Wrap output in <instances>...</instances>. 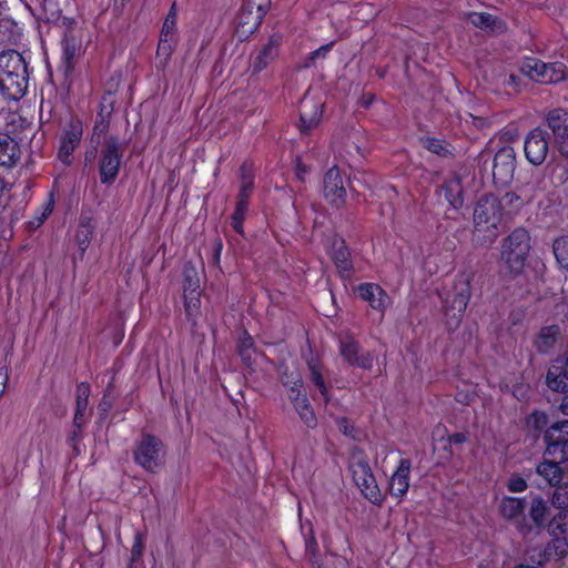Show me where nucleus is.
Instances as JSON below:
<instances>
[{"mask_svg":"<svg viewBox=\"0 0 568 568\" xmlns=\"http://www.w3.org/2000/svg\"><path fill=\"white\" fill-rule=\"evenodd\" d=\"M184 295L186 293H200V281L194 270H186L184 272Z\"/></svg>","mask_w":568,"mask_h":568,"instance_id":"43","label":"nucleus"},{"mask_svg":"<svg viewBox=\"0 0 568 568\" xmlns=\"http://www.w3.org/2000/svg\"><path fill=\"white\" fill-rule=\"evenodd\" d=\"M444 433H445V429L442 428L440 426H438L434 430V436H439L440 438H444Z\"/></svg>","mask_w":568,"mask_h":568,"instance_id":"64","label":"nucleus"},{"mask_svg":"<svg viewBox=\"0 0 568 568\" xmlns=\"http://www.w3.org/2000/svg\"><path fill=\"white\" fill-rule=\"evenodd\" d=\"M176 31V7L172 4L162 27V36H171Z\"/></svg>","mask_w":568,"mask_h":568,"instance_id":"44","label":"nucleus"},{"mask_svg":"<svg viewBox=\"0 0 568 568\" xmlns=\"http://www.w3.org/2000/svg\"><path fill=\"white\" fill-rule=\"evenodd\" d=\"M466 440V437L464 434L455 433L450 436H448V444H462Z\"/></svg>","mask_w":568,"mask_h":568,"instance_id":"58","label":"nucleus"},{"mask_svg":"<svg viewBox=\"0 0 568 568\" xmlns=\"http://www.w3.org/2000/svg\"><path fill=\"white\" fill-rule=\"evenodd\" d=\"M239 351L243 361L246 362L247 365H250V362L252 359V353L254 352L253 339L251 336H244L240 341Z\"/></svg>","mask_w":568,"mask_h":568,"instance_id":"47","label":"nucleus"},{"mask_svg":"<svg viewBox=\"0 0 568 568\" xmlns=\"http://www.w3.org/2000/svg\"><path fill=\"white\" fill-rule=\"evenodd\" d=\"M4 190H6V182H4V180L0 176V206H1V205H2V203H3Z\"/></svg>","mask_w":568,"mask_h":568,"instance_id":"61","label":"nucleus"},{"mask_svg":"<svg viewBox=\"0 0 568 568\" xmlns=\"http://www.w3.org/2000/svg\"><path fill=\"white\" fill-rule=\"evenodd\" d=\"M17 144L8 134L0 132V166H11L17 161Z\"/></svg>","mask_w":568,"mask_h":568,"instance_id":"30","label":"nucleus"},{"mask_svg":"<svg viewBox=\"0 0 568 568\" xmlns=\"http://www.w3.org/2000/svg\"><path fill=\"white\" fill-rule=\"evenodd\" d=\"M559 465L560 464L552 462L550 459L544 460L537 466L536 471L550 486H556L562 479V469L560 468Z\"/></svg>","mask_w":568,"mask_h":568,"instance_id":"29","label":"nucleus"},{"mask_svg":"<svg viewBox=\"0 0 568 568\" xmlns=\"http://www.w3.org/2000/svg\"><path fill=\"white\" fill-rule=\"evenodd\" d=\"M511 393L515 397L521 400L526 397L527 387L524 384H518L513 387Z\"/></svg>","mask_w":568,"mask_h":568,"instance_id":"55","label":"nucleus"},{"mask_svg":"<svg viewBox=\"0 0 568 568\" xmlns=\"http://www.w3.org/2000/svg\"><path fill=\"white\" fill-rule=\"evenodd\" d=\"M339 353L343 358L353 366L363 369L373 367V355L371 353H361L358 343L348 334L339 337Z\"/></svg>","mask_w":568,"mask_h":568,"instance_id":"12","label":"nucleus"},{"mask_svg":"<svg viewBox=\"0 0 568 568\" xmlns=\"http://www.w3.org/2000/svg\"><path fill=\"white\" fill-rule=\"evenodd\" d=\"M277 54V44L271 40L257 54L253 68L255 72L262 71Z\"/></svg>","mask_w":568,"mask_h":568,"instance_id":"35","label":"nucleus"},{"mask_svg":"<svg viewBox=\"0 0 568 568\" xmlns=\"http://www.w3.org/2000/svg\"><path fill=\"white\" fill-rule=\"evenodd\" d=\"M516 169L515 151L510 146H504L497 151L494 158L493 176L499 184L511 181Z\"/></svg>","mask_w":568,"mask_h":568,"instance_id":"13","label":"nucleus"},{"mask_svg":"<svg viewBox=\"0 0 568 568\" xmlns=\"http://www.w3.org/2000/svg\"><path fill=\"white\" fill-rule=\"evenodd\" d=\"M247 207L248 204H244L243 202H236L235 211L231 217V225L233 230L241 235L244 234L243 222L247 213Z\"/></svg>","mask_w":568,"mask_h":568,"instance_id":"38","label":"nucleus"},{"mask_svg":"<svg viewBox=\"0 0 568 568\" xmlns=\"http://www.w3.org/2000/svg\"><path fill=\"white\" fill-rule=\"evenodd\" d=\"M82 134L83 128L80 121H71L69 125L63 130L58 152V158L62 163L67 165L71 163L72 153L80 144Z\"/></svg>","mask_w":568,"mask_h":568,"instance_id":"14","label":"nucleus"},{"mask_svg":"<svg viewBox=\"0 0 568 568\" xmlns=\"http://www.w3.org/2000/svg\"><path fill=\"white\" fill-rule=\"evenodd\" d=\"M529 559L531 560V564H518L514 568H544V565L546 562H540V557L538 556L537 549L534 548L529 551Z\"/></svg>","mask_w":568,"mask_h":568,"instance_id":"50","label":"nucleus"},{"mask_svg":"<svg viewBox=\"0 0 568 568\" xmlns=\"http://www.w3.org/2000/svg\"><path fill=\"white\" fill-rule=\"evenodd\" d=\"M552 504L560 510L552 517L548 525V531L552 536L568 532V486L558 488L552 496Z\"/></svg>","mask_w":568,"mask_h":568,"instance_id":"16","label":"nucleus"},{"mask_svg":"<svg viewBox=\"0 0 568 568\" xmlns=\"http://www.w3.org/2000/svg\"><path fill=\"white\" fill-rule=\"evenodd\" d=\"M412 463L407 458H402L393 473L389 481V490L393 497L403 499L409 489V474Z\"/></svg>","mask_w":568,"mask_h":568,"instance_id":"20","label":"nucleus"},{"mask_svg":"<svg viewBox=\"0 0 568 568\" xmlns=\"http://www.w3.org/2000/svg\"><path fill=\"white\" fill-rule=\"evenodd\" d=\"M62 52L64 61L70 65L72 60L80 55L82 52V44L80 38H63Z\"/></svg>","mask_w":568,"mask_h":568,"instance_id":"37","label":"nucleus"},{"mask_svg":"<svg viewBox=\"0 0 568 568\" xmlns=\"http://www.w3.org/2000/svg\"><path fill=\"white\" fill-rule=\"evenodd\" d=\"M547 448L545 456L562 464L568 460V420L554 424L545 435Z\"/></svg>","mask_w":568,"mask_h":568,"instance_id":"9","label":"nucleus"},{"mask_svg":"<svg viewBox=\"0 0 568 568\" xmlns=\"http://www.w3.org/2000/svg\"><path fill=\"white\" fill-rule=\"evenodd\" d=\"M94 223L91 217H82L75 233V243L79 250L84 253L92 240L94 232Z\"/></svg>","mask_w":568,"mask_h":568,"instance_id":"31","label":"nucleus"},{"mask_svg":"<svg viewBox=\"0 0 568 568\" xmlns=\"http://www.w3.org/2000/svg\"><path fill=\"white\" fill-rule=\"evenodd\" d=\"M53 206H54V201H53V197L50 196V200L45 204L44 210L41 213V215L39 217H37L36 221L31 222L32 226L39 227L43 223V221L52 213Z\"/></svg>","mask_w":568,"mask_h":568,"instance_id":"52","label":"nucleus"},{"mask_svg":"<svg viewBox=\"0 0 568 568\" xmlns=\"http://www.w3.org/2000/svg\"><path fill=\"white\" fill-rule=\"evenodd\" d=\"M529 516L537 528L544 527L549 517V506L546 500L537 496L531 499Z\"/></svg>","mask_w":568,"mask_h":568,"instance_id":"34","label":"nucleus"},{"mask_svg":"<svg viewBox=\"0 0 568 568\" xmlns=\"http://www.w3.org/2000/svg\"><path fill=\"white\" fill-rule=\"evenodd\" d=\"M323 103L305 95L300 109V129L303 133L310 132L318 125L322 120Z\"/></svg>","mask_w":568,"mask_h":568,"instance_id":"18","label":"nucleus"},{"mask_svg":"<svg viewBox=\"0 0 568 568\" xmlns=\"http://www.w3.org/2000/svg\"><path fill=\"white\" fill-rule=\"evenodd\" d=\"M469 22L484 30L501 33L505 31V22L487 12H471L468 17Z\"/></svg>","mask_w":568,"mask_h":568,"instance_id":"22","label":"nucleus"},{"mask_svg":"<svg viewBox=\"0 0 568 568\" xmlns=\"http://www.w3.org/2000/svg\"><path fill=\"white\" fill-rule=\"evenodd\" d=\"M352 477L364 497L374 505H382L384 497L372 473L366 456L362 450L354 449L349 457Z\"/></svg>","mask_w":568,"mask_h":568,"instance_id":"5","label":"nucleus"},{"mask_svg":"<svg viewBox=\"0 0 568 568\" xmlns=\"http://www.w3.org/2000/svg\"><path fill=\"white\" fill-rule=\"evenodd\" d=\"M123 149L116 138H110L105 146L101 150L99 159V173L102 184H111L115 181Z\"/></svg>","mask_w":568,"mask_h":568,"instance_id":"8","label":"nucleus"},{"mask_svg":"<svg viewBox=\"0 0 568 568\" xmlns=\"http://www.w3.org/2000/svg\"><path fill=\"white\" fill-rule=\"evenodd\" d=\"M329 254L334 260L336 266L343 271L348 272L352 268V262L349 258V251L342 239L335 237L329 248Z\"/></svg>","mask_w":568,"mask_h":568,"instance_id":"27","label":"nucleus"},{"mask_svg":"<svg viewBox=\"0 0 568 568\" xmlns=\"http://www.w3.org/2000/svg\"><path fill=\"white\" fill-rule=\"evenodd\" d=\"M9 381V372L6 367L0 368V397L6 393Z\"/></svg>","mask_w":568,"mask_h":568,"instance_id":"54","label":"nucleus"},{"mask_svg":"<svg viewBox=\"0 0 568 568\" xmlns=\"http://www.w3.org/2000/svg\"><path fill=\"white\" fill-rule=\"evenodd\" d=\"M162 444L151 436L144 435L134 449L135 462L149 471H154L161 463Z\"/></svg>","mask_w":568,"mask_h":568,"instance_id":"10","label":"nucleus"},{"mask_svg":"<svg viewBox=\"0 0 568 568\" xmlns=\"http://www.w3.org/2000/svg\"><path fill=\"white\" fill-rule=\"evenodd\" d=\"M470 296V278L463 274L455 280L452 292L443 298L446 325L449 329L459 326Z\"/></svg>","mask_w":568,"mask_h":568,"instance_id":"3","label":"nucleus"},{"mask_svg":"<svg viewBox=\"0 0 568 568\" xmlns=\"http://www.w3.org/2000/svg\"><path fill=\"white\" fill-rule=\"evenodd\" d=\"M89 397H90V386L87 383H81L77 387V407H75V414L73 419V425L79 430L85 423V413L88 409L89 404Z\"/></svg>","mask_w":568,"mask_h":568,"instance_id":"25","label":"nucleus"},{"mask_svg":"<svg viewBox=\"0 0 568 568\" xmlns=\"http://www.w3.org/2000/svg\"><path fill=\"white\" fill-rule=\"evenodd\" d=\"M281 377L284 386L288 388V397L303 422L308 427L315 426V415L310 406L306 395L303 394L301 389L302 376L300 372L294 366L290 368L287 365H282Z\"/></svg>","mask_w":568,"mask_h":568,"instance_id":"6","label":"nucleus"},{"mask_svg":"<svg viewBox=\"0 0 568 568\" xmlns=\"http://www.w3.org/2000/svg\"><path fill=\"white\" fill-rule=\"evenodd\" d=\"M540 562H547L550 559H561L568 554V539L557 537L547 545L545 549H537Z\"/></svg>","mask_w":568,"mask_h":568,"instance_id":"23","label":"nucleus"},{"mask_svg":"<svg viewBox=\"0 0 568 568\" xmlns=\"http://www.w3.org/2000/svg\"><path fill=\"white\" fill-rule=\"evenodd\" d=\"M546 384L554 392H565L568 388V372L559 362L549 367Z\"/></svg>","mask_w":568,"mask_h":568,"instance_id":"24","label":"nucleus"},{"mask_svg":"<svg viewBox=\"0 0 568 568\" xmlns=\"http://www.w3.org/2000/svg\"><path fill=\"white\" fill-rule=\"evenodd\" d=\"M113 98L108 94L102 98V101L100 103V112L99 115L101 116V122L95 124V130H98L101 126V130H104L106 128L105 118H108L112 111H113Z\"/></svg>","mask_w":568,"mask_h":568,"instance_id":"40","label":"nucleus"},{"mask_svg":"<svg viewBox=\"0 0 568 568\" xmlns=\"http://www.w3.org/2000/svg\"><path fill=\"white\" fill-rule=\"evenodd\" d=\"M28 68L26 59L16 50L0 53V92L8 99H21L28 89Z\"/></svg>","mask_w":568,"mask_h":568,"instance_id":"1","label":"nucleus"},{"mask_svg":"<svg viewBox=\"0 0 568 568\" xmlns=\"http://www.w3.org/2000/svg\"><path fill=\"white\" fill-rule=\"evenodd\" d=\"M426 148L438 155H446L450 152L449 144L440 139H428L425 142Z\"/></svg>","mask_w":568,"mask_h":568,"instance_id":"45","label":"nucleus"},{"mask_svg":"<svg viewBox=\"0 0 568 568\" xmlns=\"http://www.w3.org/2000/svg\"><path fill=\"white\" fill-rule=\"evenodd\" d=\"M130 0H115L114 7L115 9L123 8Z\"/></svg>","mask_w":568,"mask_h":568,"instance_id":"63","label":"nucleus"},{"mask_svg":"<svg viewBox=\"0 0 568 568\" xmlns=\"http://www.w3.org/2000/svg\"><path fill=\"white\" fill-rule=\"evenodd\" d=\"M329 49H331V44L322 45L317 50L311 52V59L315 60L318 57H324L328 52Z\"/></svg>","mask_w":568,"mask_h":568,"instance_id":"57","label":"nucleus"},{"mask_svg":"<svg viewBox=\"0 0 568 568\" xmlns=\"http://www.w3.org/2000/svg\"><path fill=\"white\" fill-rule=\"evenodd\" d=\"M254 189V170L251 164L244 163L240 168V192L236 202L248 204L247 200Z\"/></svg>","mask_w":568,"mask_h":568,"instance_id":"26","label":"nucleus"},{"mask_svg":"<svg viewBox=\"0 0 568 568\" xmlns=\"http://www.w3.org/2000/svg\"><path fill=\"white\" fill-rule=\"evenodd\" d=\"M546 122L559 152L568 156V112L561 108L554 109L548 112Z\"/></svg>","mask_w":568,"mask_h":568,"instance_id":"11","label":"nucleus"},{"mask_svg":"<svg viewBox=\"0 0 568 568\" xmlns=\"http://www.w3.org/2000/svg\"><path fill=\"white\" fill-rule=\"evenodd\" d=\"M443 192L445 199L452 207L458 209L463 205V186L459 176H453L452 179L447 180L443 185Z\"/></svg>","mask_w":568,"mask_h":568,"instance_id":"28","label":"nucleus"},{"mask_svg":"<svg viewBox=\"0 0 568 568\" xmlns=\"http://www.w3.org/2000/svg\"><path fill=\"white\" fill-rule=\"evenodd\" d=\"M170 39H171V38H161V39H160V42H159V51L164 50V49H166V47H169V45H170V44H169V40H170Z\"/></svg>","mask_w":568,"mask_h":568,"instance_id":"62","label":"nucleus"},{"mask_svg":"<svg viewBox=\"0 0 568 568\" xmlns=\"http://www.w3.org/2000/svg\"><path fill=\"white\" fill-rule=\"evenodd\" d=\"M501 213L507 210V212L516 211L521 207L523 200L519 195L514 192H507L501 200Z\"/></svg>","mask_w":568,"mask_h":568,"instance_id":"41","label":"nucleus"},{"mask_svg":"<svg viewBox=\"0 0 568 568\" xmlns=\"http://www.w3.org/2000/svg\"><path fill=\"white\" fill-rule=\"evenodd\" d=\"M503 217L501 203L493 194L483 196L474 210V234L483 243H493L497 235V226Z\"/></svg>","mask_w":568,"mask_h":568,"instance_id":"2","label":"nucleus"},{"mask_svg":"<svg viewBox=\"0 0 568 568\" xmlns=\"http://www.w3.org/2000/svg\"><path fill=\"white\" fill-rule=\"evenodd\" d=\"M142 554V541L139 535L135 537V542L132 547V560L138 559Z\"/></svg>","mask_w":568,"mask_h":568,"instance_id":"56","label":"nucleus"},{"mask_svg":"<svg viewBox=\"0 0 568 568\" xmlns=\"http://www.w3.org/2000/svg\"><path fill=\"white\" fill-rule=\"evenodd\" d=\"M477 396L475 388L471 389H458L456 393V400L462 404H469L474 400V398Z\"/></svg>","mask_w":568,"mask_h":568,"instance_id":"51","label":"nucleus"},{"mask_svg":"<svg viewBox=\"0 0 568 568\" xmlns=\"http://www.w3.org/2000/svg\"><path fill=\"white\" fill-rule=\"evenodd\" d=\"M324 196L334 206L345 202L346 189L337 166L331 168L324 178Z\"/></svg>","mask_w":568,"mask_h":568,"instance_id":"17","label":"nucleus"},{"mask_svg":"<svg viewBox=\"0 0 568 568\" xmlns=\"http://www.w3.org/2000/svg\"><path fill=\"white\" fill-rule=\"evenodd\" d=\"M525 509V501L521 498L505 496L499 504V511L506 519L518 518Z\"/></svg>","mask_w":568,"mask_h":568,"instance_id":"32","label":"nucleus"},{"mask_svg":"<svg viewBox=\"0 0 568 568\" xmlns=\"http://www.w3.org/2000/svg\"><path fill=\"white\" fill-rule=\"evenodd\" d=\"M526 159L534 165H540L548 153V141L546 132L536 128L531 130L525 140Z\"/></svg>","mask_w":568,"mask_h":568,"instance_id":"15","label":"nucleus"},{"mask_svg":"<svg viewBox=\"0 0 568 568\" xmlns=\"http://www.w3.org/2000/svg\"><path fill=\"white\" fill-rule=\"evenodd\" d=\"M184 306L186 316L190 321L194 322L199 315L201 306L200 293H186L184 295Z\"/></svg>","mask_w":568,"mask_h":568,"instance_id":"39","label":"nucleus"},{"mask_svg":"<svg viewBox=\"0 0 568 568\" xmlns=\"http://www.w3.org/2000/svg\"><path fill=\"white\" fill-rule=\"evenodd\" d=\"M311 379L314 385L320 389L322 396L327 400V389L323 379V376L315 364L310 363Z\"/></svg>","mask_w":568,"mask_h":568,"instance_id":"46","label":"nucleus"},{"mask_svg":"<svg viewBox=\"0 0 568 568\" xmlns=\"http://www.w3.org/2000/svg\"><path fill=\"white\" fill-rule=\"evenodd\" d=\"M306 549L310 550V551H314V549L316 548V540H315V537L313 535H311L306 541Z\"/></svg>","mask_w":568,"mask_h":568,"instance_id":"59","label":"nucleus"},{"mask_svg":"<svg viewBox=\"0 0 568 568\" xmlns=\"http://www.w3.org/2000/svg\"><path fill=\"white\" fill-rule=\"evenodd\" d=\"M529 422L534 423L537 427H542L547 424V416L544 413L535 412L529 417Z\"/></svg>","mask_w":568,"mask_h":568,"instance_id":"53","label":"nucleus"},{"mask_svg":"<svg viewBox=\"0 0 568 568\" xmlns=\"http://www.w3.org/2000/svg\"><path fill=\"white\" fill-rule=\"evenodd\" d=\"M554 255L560 268L568 272V236H560L554 241Z\"/></svg>","mask_w":568,"mask_h":568,"instance_id":"36","label":"nucleus"},{"mask_svg":"<svg viewBox=\"0 0 568 568\" xmlns=\"http://www.w3.org/2000/svg\"><path fill=\"white\" fill-rule=\"evenodd\" d=\"M507 487L513 493H523L527 489V483L520 476H511L508 480Z\"/></svg>","mask_w":568,"mask_h":568,"instance_id":"48","label":"nucleus"},{"mask_svg":"<svg viewBox=\"0 0 568 568\" xmlns=\"http://www.w3.org/2000/svg\"><path fill=\"white\" fill-rule=\"evenodd\" d=\"M243 4L266 14L271 7V0H244Z\"/></svg>","mask_w":568,"mask_h":568,"instance_id":"49","label":"nucleus"},{"mask_svg":"<svg viewBox=\"0 0 568 568\" xmlns=\"http://www.w3.org/2000/svg\"><path fill=\"white\" fill-rule=\"evenodd\" d=\"M530 251V235L523 227L515 229L501 244L500 258L510 273L519 274Z\"/></svg>","mask_w":568,"mask_h":568,"instance_id":"4","label":"nucleus"},{"mask_svg":"<svg viewBox=\"0 0 568 568\" xmlns=\"http://www.w3.org/2000/svg\"><path fill=\"white\" fill-rule=\"evenodd\" d=\"M358 295L378 311H384L388 304V296L381 286L374 283H364L357 287Z\"/></svg>","mask_w":568,"mask_h":568,"instance_id":"21","label":"nucleus"},{"mask_svg":"<svg viewBox=\"0 0 568 568\" xmlns=\"http://www.w3.org/2000/svg\"><path fill=\"white\" fill-rule=\"evenodd\" d=\"M521 71L532 81L542 84L558 83L564 81L568 74V69L564 63H546L535 58L525 59Z\"/></svg>","mask_w":568,"mask_h":568,"instance_id":"7","label":"nucleus"},{"mask_svg":"<svg viewBox=\"0 0 568 568\" xmlns=\"http://www.w3.org/2000/svg\"><path fill=\"white\" fill-rule=\"evenodd\" d=\"M22 28L11 17L0 18V36H19Z\"/></svg>","mask_w":568,"mask_h":568,"instance_id":"42","label":"nucleus"},{"mask_svg":"<svg viewBox=\"0 0 568 568\" xmlns=\"http://www.w3.org/2000/svg\"><path fill=\"white\" fill-rule=\"evenodd\" d=\"M559 335V327L556 325L546 326L540 329L535 339V346L540 353H547L556 343Z\"/></svg>","mask_w":568,"mask_h":568,"instance_id":"33","label":"nucleus"},{"mask_svg":"<svg viewBox=\"0 0 568 568\" xmlns=\"http://www.w3.org/2000/svg\"><path fill=\"white\" fill-rule=\"evenodd\" d=\"M266 14L242 4L235 20L236 36H253Z\"/></svg>","mask_w":568,"mask_h":568,"instance_id":"19","label":"nucleus"},{"mask_svg":"<svg viewBox=\"0 0 568 568\" xmlns=\"http://www.w3.org/2000/svg\"><path fill=\"white\" fill-rule=\"evenodd\" d=\"M559 409L560 412L564 414V415H568V393L565 394L562 400H561V404L559 406Z\"/></svg>","mask_w":568,"mask_h":568,"instance_id":"60","label":"nucleus"}]
</instances>
